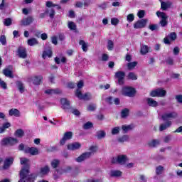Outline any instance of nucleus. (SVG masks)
<instances>
[{"mask_svg":"<svg viewBox=\"0 0 182 182\" xmlns=\"http://www.w3.org/2000/svg\"><path fill=\"white\" fill-rule=\"evenodd\" d=\"M20 163L22 166H23V168H22L20 172L21 179L18 181V182H22L23 181V180L29 181V178L33 179V181L35 180V177H33V175L29 174V164H30L29 159L26 158H21Z\"/></svg>","mask_w":182,"mask_h":182,"instance_id":"f257e3e1","label":"nucleus"},{"mask_svg":"<svg viewBox=\"0 0 182 182\" xmlns=\"http://www.w3.org/2000/svg\"><path fill=\"white\" fill-rule=\"evenodd\" d=\"M45 93L46 95H59L61 91L59 89H47L45 90Z\"/></svg>","mask_w":182,"mask_h":182,"instance_id":"4be33fe9","label":"nucleus"},{"mask_svg":"<svg viewBox=\"0 0 182 182\" xmlns=\"http://www.w3.org/2000/svg\"><path fill=\"white\" fill-rule=\"evenodd\" d=\"M163 171H164V167L161 166H159L156 168V173L158 176H160V174H163Z\"/></svg>","mask_w":182,"mask_h":182,"instance_id":"58836bf2","label":"nucleus"},{"mask_svg":"<svg viewBox=\"0 0 182 182\" xmlns=\"http://www.w3.org/2000/svg\"><path fill=\"white\" fill-rule=\"evenodd\" d=\"M79 44L82 47L83 52H87V48H89V43L85 42V41L83 40H81L80 41Z\"/></svg>","mask_w":182,"mask_h":182,"instance_id":"bb28decb","label":"nucleus"},{"mask_svg":"<svg viewBox=\"0 0 182 182\" xmlns=\"http://www.w3.org/2000/svg\"><path fill=\"white\" fill-rule=\"evenodd\" d=\"M102 100H105V102L109 103V105H112V103H113V97H107V95H103Z\"/></svg>","mask_w":182,"mask_h":182,"instance_id":"f704fd0d","label":"nucleus"},{"mask_svg":"<svg viewBox=\"0 0 182 182\" xmlns=\"http://www.w3.org/2000/svg\"><path fill=\"white\" fill-rule=\"evenodd\" d=\"M129 141V136L127 135H124L119 139V141H120L121 143H124V141Z\"/></svg>","mask_w":182,"mask_h":182,"instance_id":"3c124183","label":"nucleus"},{"mask_svg":"<svg viewBox=\"0 0 182 182\" xmlns=\"http://www.w3.org/2000/svg\"><path fill=\"white\" fill-rule=\"evenodd\" d=\"M89 150L90 151L88 153H91V156H92V154L97 151V146H90Z\"/></svg>","mask_w":182,"mask_h":182,"instance_id":"864d4df0","label":"nucleus"},{"mask_svg":"<svg viewBox=\"0 0 182 182\" xmlns=\"http://www.w3.org/2000/svg\"><path fill=\"white\" fill-rule=\"evenodd\" d=\"M3 73L4 75L6 76V77H10L11 79L14 78V75H12V71L8 68H6L5 70H4Z\"/></svg>","mask_w":182,"mask_h":182,"instance_id":"c756f323","label":"nucleus"},{"mask_svg":"<svg viewBox=\"0 0 182 182\" xmlns=\"http://www.w3.org/2000/svg\"><path fill=\"white\" fill-rule=\"evenodd\" d=\"M166 93V90H163L162 88H159L151 91L150 92V96L152 97H164Z\"/></svg>","mask_w":182,"mask_h":182,"instance_id":"20e7f679","label":"nucleus"},{"mask_svg":"<svg viewBox=\"0 0 182 182\" xmlns=\"http://www.w3.org/2000/svg\"><path fill=\"white\" fill-rule=\"evenodd\" d=\"M0 87L4 90H6L8 88V85H6V82L5 81L2 80V79L0 78Z\"/></svg>","mask_w":182,"mask_h":182,"instance_id":"8fccbe9b","label":"nucleus"},{"mask_svg":"<svg viewBox=\"0 0 182 182\" xmlns=\"http://www.w3.org/2000/svg\"><path fill=\"white\" fill-rule=\"evenodd\" d=\"M68 27L70 31H76V24L73 21H68Z\"/></svg>","mask_w":182,"mask_h":182,"instance_id":"c9c22d12","label":"nucleus"},{"mask_svg":"<svg viewBox=\"0 0 182 182\" xmlns=\"http://www.w3.org/2000/svg\"><path fill=\"white\" fill-rule=\"evenodd\" d=\"M124 76H126V73L123 71H118L115 73V77L118 79L119 85H123L124 83Z\"/></svg>","mask_w":182,"mask_h":182,"instance_id":"f8f14e48","label":"nucleus"},{"mask_svg":"<svg viewBox=\"0 0 182 182\" xmlns=\"http://www.w3.org/2000/svg\"><path fill=\"white\" fill-rule=\"evenodd\" d=\"M163 120H170L171 119H176L177 117V113L176 112H166L161 116Z\"/></svg>","mask_w":182,"mask_h":182,"instance_id":"ddd939ff","label":"nucleus"},{"mask_svg":"<svg viewBox=\"0 0 182 182\" xmlns=\"http://www.w3.org/2000/svg\"><path fill=\"white\" fill-rule=\"evenodd\" d=\"M18 143V139L16 138H12V137H9V138H4L1 140V146H14V144H16Z\"/></svg>","mask_w":182,"mask_h":182,"instance_id":"7ed1b4c3","label":"nucleus"},{"mask_svg":"<svg viewBox=\"0 0 182 182\" xmlns=\"http://www.w3.org/2000/svg\"><path fill=\"white\" fill-rule=\"evenodd\" d=\"M122 129L124 133H127V132H130V130L133 129V125H122Z\"/></svg>","mask_w":182,"mask_h":182,"instance_id":"2f4dec72","label":"nucleus"},{"mask_svg":"<svg viewBox=\"0 0 182 182\" xmlns=\"http://www.w3.org/2000/svg\"><path fill=\"white\" fill-rule=\"evenodd\" d=\"M80 147H82V144L79 142H74L67 145L68 150H72V151L79 150Z\"/></svg>","mask_w":182,"mask_h":182,"instance_id":"4468645a","label":"nucleus"},{"mask_svg":"<svg viewBox=\"0 0 182 182\" xmlns=\"http://www.w3.org/2000/svg\"><path fill=\"white\" fill-rule=\"evenodd\" d=\"M170 126H171V121H168L166 124H161L159 127V131L163 132L164 130H166V129H168Z\"/></svg>","mask_w":182,"mask_h":182,"instance_id":"a878e982","label":"nucleus"},{"mask_svg":"<svg viewBox=\"0 0 182 182\" xmlns=\"http://www.w3.org/2000/svg\"><path fill=\"white\" fill-rule=\"evenodd\" d=\"M16 86L21 93H23V92H25V86L23 85V84L22 82H17Z\"/></svg>","mask_w":182,"mask_h":182,"instance_id":"473e14b6","label":"nucleus"},{"mask_svg":"<svg viewBox=\"0 0 182 182\" xmlns=\"http://www.w3.org/2000/svg\"><path fill=\"white\" fill-rule=\"evenodd\" d=\"M107 47L108 50H113V48H114V43H113L112 41L109 40L107 41Z\"/></svg>","mask_w":182,"mask_h":182,"instance_id":"a19ab883","label":"nucleus"},{"mask_svg":"<svg viewBox=\"0 0 182 182\" xmlns=\"http://www.w3.org/2000/svg\"><path fill=\"white\" fill-rule=\"evenodd\" d=\"M60 61L63 63H65V62H66V58L65 57H62L61 60L60 58L56 57L55 58V63H57L58 65H59V63H60Z\"/></svg>","mask_w":182,"mask_h":182,"instance_id":"a18cd8bd","label":"nucleus"},{"mask_svg":"<svg viewBox=\"0 0 182 182\" xmlns=\"http://www.w3.org/2000/svg\"><path fill=\"white\" fill-rule=\"evenodd\" d=\"M128 79L131 80H137V75L134 73H129L128 74Z\"/></svg>","mask_w":182,"mask_h":182,"instance_id":"37998d69","label":"nucleus"},{"mask_svg":"<svg viewBox=\"0 0 182 182\" xmlns=\"http://www.w3.org/2000/svg\"><path fill=\"white\" fill-rule=\"evenodd\" d=\"M51 166H52V167H53V168H56V167H58V166H59V160H58V159H54V160L51 162Z\"/></svg>","mask_w":182,"mask_h":182,"instance_id":"6e6d98bb","label":"nucleus"},{"mask_svg":"<svg viewBox=\"0 0 182 182\" xmlns=\"http://www.w3.org/2000/svg\"><path fill=\"white\" fill-rule=\"evenodd\" d=\"M46 6H47V8H53V7L55 8V6H56V4H53L50 1H46Z\"/></svg>","mask_w":182,"mask_h":182,"instance_id":"13d9d810","label":"nucleus"},{"mask_svg":"<svg viewBox=\"0 0 182 182\" xmlns=\"http://www.w3.org/2000/svg\"><path fill=\"white\" fill-rule=\"evenodd\" d=\"M73 136V133L70 132H65L63 136V138L60 141V146H64L68 141V140H70L72 137Z\"/></svg>","mask_w":182,"mask_h":182,"instance_id":"6e6552de","label":"nucleus"},{"mask_svg":"<svg viewBox=\"0 0 182 182\" xmlns=\"http://www.w3.org/2000/svg\"><path fill=\"white\" fill-rule=\"evenodd\" d=\"M127 21L128 22H133L134 21V14H130L127 16Z\"/></svg>","mask_w":182,"mask_h":182,"instance_id":"603ef678","label":"nucleus"},{"mask_svg":"<svg viewBox=\"0 0 182 182\" xmlns=\"http://www.w3.org/2000/svg\"><path fill=\"white\" fill-rule=\"evenodd\" d=\"M42 56L44 59H48V58H52V50H44Z\"/></svg>","mask_w":182,"mask_h":182,"instance_id":"c85d7f7f","label":"nucleus"},{"mask_svg":"<svg viewBox=\"0 0 182 182\" xmlns=\"http://www.w3.org/2000/svg\"><path fill=\"white\" fill-rule=\"evenodd\" d=\"M32 22H33V18L32 17H28V18H23L21 21V25H23V26H28V25H31Z\"/></svg>","mask_w":182,"mask_h":182,"instance_id":"5701e85b","label":"nucleus"},{"mask_svg":"<svg viewBox=\"0 0 182 182\" xmlns=\"http://www.w3.org/2000/svg\"><path fill=\"white\" fill-rule=\"evenodd\" d=\"M96 109V105L95 104H91L87 107V110L89 112H93Z\"/></svg>","mask_w":182,"mask_h":182,"instance_id":"bf43d9fd","label":"nucleus"},{"mask_svg":"<svg viewBox=\"0 0 182 182\" xmlns=\"http://www.w3.org/2000/svg\"><path fill=\"white\" fill-rule=\"evenodd\" d=\"M144 10H140L139 11H138L137 13V16L139 18H144Z\"/></svg>","mask_w":182,"mask_h":182,"instance_id":"e2e57ef3","label":"nucleus"},{"mask_svg":"<svg viewBox=\"0 0 182 182\" xmlns=\"http://www.w3.org/2000/svg\"><path fill=\"white\" fill-rule=\"evenodd\" d=\"M127 161V156L125 155H119L117 157L113 158L112 163L113 164L119 163V164H124Z\"/></svg>","mask_w":182,"mask_h":182,"instance_id":"39448f33","label":"nucleus"},{"mask_svg":"<svg viewBox=\"0 0 182 182\" xmlns=\"http://www.w3.org/2000/svg\"><path fill=\"white\" fill-rule=\"evenodd\" d=\"M12 163H14V158L10 157V158L6 159L4 161V168H8V167H9V166H11Z\"/></svg>","mask_w":182,"mask_h":182,"instance_id":"393cba45","label":"nucleus"},{"mask_svg":"<svg viewBox=\"0 0 182 182\" xmlns=\"http://www.w3.org/2000/svg\"><path fill=\"white\" fill-rule=\"evenodd\" d=\"M177 39V34L174 32L171 33L169 35H168L164 39V42L166 43V45H170L171 41H176Z\"/></svg>","mask_w":182,"mask_h":182,"instance_id":"9d476101","label":"nucleus"},{"mask_svg":"<svg viewBox=\"0 0 182 182\" xmlns=\"http://www.w3.org/2000/svg\"><path fill=\"white\" fill-rule=\"evenodd\" d=\"M121 95L128 97H133L136 95V90L132 87H123L121 90Z\"/></svg>","mask_w":182,"mask_h":182,"instance_id":"f03ea898","label":"nucleus"},{"mask_svg":"<svg viewBox=\"0 0 182 182\" xmlns=\"http://www.w3.org/2000/svg\"><path fill=\"white\" fill-rule=\"evenodd\" d=\"M9 127H11V123L9 122L4 123L1 127V129H3V133L4 132H5L6 129H9Z\"/></svg>","mask_w":182,"mask_h":182,"instance_id":"052dcab7","label":"nucleus"},{"mask_svg":"<svg viewBox=\"0 0 182 182\" xmlns=\"http://www.w3.org/2000/svg\"><path fill=\"white\" fill-rule=\"evenodd\" d=\"M146 103L149 106H151V107H157V106H159V102L153 98H146Z\"/></svg>","mask_w":182,"mask_h":182,"instance_id":"aec40b11","label":"nucleus"},{"mask_svg":"<svg viewBox=\"0 0 182 182\" xmlns=\"http://www.w3.org/2000/svg\"><path fill=\"white\" fill-rule=\"evenodd\" d=\"M127 116H129V109H124L121 112V117L124 119V117H127Z\"/></svg>","mask_w":182,"mask_h":182,"instance_id":"de8ad7c7","label":"nucleus"},{"mask_svg":"<svg viewBox=\"0 0 182 182\" xmlns=\"http://www.w3.org/2000/svg\"><path fill=\"white\" fill-rule=\"evenodd\" d=\"M24 134L25 132L21 129H17L14 133V136L18 138L23 137Z\"/></svg>","mask_w":182,"mask_h":182,"instance_id":"7c9ffc66","label":"nucleus"},{"mask_svg":"<svg viewBox=\"0 0 182 182\" xmlns=\"http://www.w3.org/2000/svg\"><path fill=\"white\" fill-rule=\"evenodd\" d=\"M171 140V136L168 135L164 138V143H168Z\"/></svg>","mask_w":182,"mask_h":182,"instance_id":"69168bd1","label":"nucleus"},{"mask_svg":"<svg viewBox=\"0 0 182 182\" xmlns=\"http://www.w3.org/2000/svg\"><path fill=\"white\" fill-rule=\"evenodd\" d=\"M148 144L150 147H156L160 144V141H159V139H153L149 141Z\"/></svg>","mask_w":182,"mask_h":182,"instance_id":"cd10ccee","label":"nucleus"},{"mask_svg":"<svg viewBox=\"0 0 182 182\" xmlns=\"http://www.w3.org/2000/svg\"><path fill=\"white\" fill-rule=\"evenodd\" d=\"M27 43L29 46H33L35 45H38V40L35 38H30L28 40Z\"/></svg>","mask_w":182,"mask_h":182,"instance_id":"72a5a7b5","label":"nucleus"},{"mask_svg":"<svg viewBox=\"0 0 182 182\" xmlns=\"http://www.w3.org/2000/svg\"><path fill=\"white\" fill-rule=\"evenodd\" d=\"M176 99L178 103H182V95H176Z\"/></svg>","mask_w":182,"mask_h":182,"instance_id":"774afa93","label":"nucleus"},{"mask_svg":"<svg viewBox=\"0 0 182 182\" xmlns=\"http://www.w3.org/2000/svg\"><path fill=\"white\" fill-rule=\"evenodd\" d=\"M46 14H48L50 18H53L55 16V9H48L46 10Z\"/></svg>","mask_w":182,"mask_h":182,"instance_id":"79ce46f5","label":"nucleus"},{"mask_svg":"<svg viewBox=\"0 0 182 182\" xmlns=\"http://www.w3.org/2000/svg\"><path fill=\"white\" fill-rule=\"evenodd\" d=\"M136 66H137V62H136V61L129 63L127 64V68H128L129 70H133V69H134V68Z\"/></svg>","mask_w":182,"mask_h":182,"instance_id":"e433bc0d","label":"nucleus"},{"mask_svg":"<svg viewBox=\"0 0 182 182\" xmlns=\"http://www.w3.org/2000/svg\"><path fill=\"white\" fill-rule=\"evenodd\" d=\"M0 42L4 46L6 45V37L5 36V35L1 36Z\"/></svg>","mask_w":182,"mask_h":182,"instance_id":"4d7b16f0","label":"nucleus"},{"mask_svg":"<svg viewBox=\"0 0 182 182\" xmlns=\"http://www.w3.org/2000/svg\"><path fill=\"white\" fill-rule=\"evenodd\" d=\"M111 176H112V177H120V176H122V171H111Z\"/></svg>","mask_w":182,"mask_h":182,"instance_id":"c03bdc74","label":"nucleus"},{"mask_svg":"<svg viewBox=\"0 0 182 182\" xmlns=\"http://www.w3.org/2000/svg\"><path fill=\"white\" fill-rule=\"evenodd\" d=\"M92 156V153L90 152H85L82 154L81 156H78L76 159V161L77 163H82V161H85V160H87V159H89Z\"/></svg>","mask_w":182,"mask_h":182,"instance_id":"2eb2a0df","label":"nucleus"},{"mask_svg":"<svg viewBox=\"0 0 182 182\" xmlns=\"http://www.w3.org/2000/svg\"><path fill=\"white\" fill-rule=\"evenodd\" d=\"M158 28L159 27L156 24H151L149 26V28L150 29V31H157Z\"/></svg>","mask_w":182,"mask_h":182,"instance_id":"0e129e2a","label":"nucleus"},{"mask_svg":"<svg viewBox=\"0 0 182 182\" xmlns=\"http://www.w3.org/2000/svg\"><path fill=\"white\" fill-rule=\"evenodd\" d=\"M42 81V76H35L30 79V82H33V85L36 86L41 85V82Z\"/></svg>","mask_w":182,"mask_h":182,"instance_id":"6ab92c4d","label":"nucleus"},{"mask_svg":"<svg viewBox=\"0 0 182 182\" xmlns=\"http://www.w3.org/2000/svg\"><path fill=\"white\" fill-rule=\"evenodd\" d=\"M49 171H50V168L48 166H45L44 167H42L40 170V172L38 173V176L40 177H43L44 176H47V174L49 173Z\"/></svg>","mask_w":182,"mask_h":182,"instance_id":"a211bd4d","label":"nucleus"},{"mask_svg":"<svg viewBox=\"0 0 182 182\" xmlns=\"http://www.w3.org/2000/svg\"><path fill=\"white\" fill-rule=\"evenodd\" d=\"M97 139H105L106 137V132L105 131H98L97 132Z\"/></svg>","mask_w":182,"mask_h":182,"instance_id":"4c0bfd02","label":"nucleus"},{"mask_svg":"<svg viewBox=\"0 0 182 182\" xmlns=\"http://www.w3.org/2000/svg\"><path fill=\"white\" fill-rule=\"evenodd\" d=\"M75 96H77L78 99H82L83 100H90V99H92V95L90 93L87 92L83 95L79 89L77 90Z\"/></svg>","mask_w":182,"mask_h":182,"instance_id":"423d86ee","label":"nucleus"},{"mask_svg":"<svg viewBox=\"0 0 182 182\" xmlns=\"http://www.w3.org/2000/svg\"><path fill=\"white\" fill-rule=\"evenodd\" d=\"M141 55H146V53H149V46H142L141 48Z\"/></svg>","mask_w":182,"mask_h":182,"instance_id":"ea45409f","label":"nucleus"},{"mask_svg":"<svg viewBox=\"0 0 182 182\" xmlns=\"http://www.w3.org/2000/svg\"><path fill=\"white\" fill-rule=\"evenodd\" d=\"M60 103L62 105L61 107L64 110H68V109H70V102H69V100H68V99H66V98L61 99Z\"/></svg>","mask_w":182,"mask_h":182,"instance_id":"dca6fc26","label":"nucleus"},{"mask_svg":"<svg viewBox=\"0 0 182 182\" xmlns=\"http://www.w3.org/2000/svg\"><path fill=\"white\" fill-rule=\"evenodd\" d=\"M25 153H28L29 154H31V156H38L39 154V149L36 147H25L24 149Z\"/></svg>","mask_w":182,"mask_h":182,"instance_id":"9b49d317","label":"nucleus"},{"mask_svg":"<svg viewBox=\"0 0 182 182\" xmlns=\"http://www.w3.org/2000/svg\"><path fill=\"white\" fill-rule=\"evenodd\" d=\"M119 22H120V20L117 18H111V23L114 25V26H117V25H119Z\"/></svg>","mask_w":182,"mask_h":182,"instance_id":"09e8293b","label":"nucleus"},{"mask_svg":"<svg viewBox=\"0 0 182 182\" xmlns=\"http://www.w3.org/2000/svg\"><path fill=\"white\" fill-rule=\"evenodd\" d=\"M12 24V20L11 18H6L4 21V25L6 26H10Z\"/></svg>","mask_w":182,"mask_h":182,"instance_id":"680f3d73","label":"nucleus"},{"mask_svg":"<svg viewBox=\"0 0 182 182\" xmlns=\"http://www.w3.org/2000/svg\"><path fill=\"white\" fill-rule=\"evenodd\" d=\"M156 16L158 18H161L160 23L161 26H166L167 25V14L166 13L157 11Z\"/></svg>","mask_w":182,"mask_h":182,"instance_id":"0eeeda50","label":"nucleus"},{"mask_svg":"<svg viewBox=\"0 0 182 182\" xmlns=\"http://www.w3.org/2000/svg\"><path fill=\"white\" fill-rule=\"evenodd\" d=\"M171 6H173V3H171V1H161V8L163 11H167V9L171 8Z\"/></svg>","mask_w":182,"mask_h":182,"instance_id":"412c9836","label":"nucleus"},{"mask_svg":"<svg viewBox=\"0 0 182 182\" xmlns=\"http://www.w3.org/2000/svg\"><path fill=\"white\" fill-rule=\"evenodd\" d=\"M102 60L104 62L109 60V55L107 54H102Z\"/></svg>","mask_w":182,"mask_h":182,"instance_id":"338daca9","label":"nucleus"},{"mask_svg":"<svg viewBox=\"0 0 182 182\" xmlns=\"http://www.w3.org/2000/svg\"><path fill=\"white\" fill-rule=\"evenodd\" d=\"M120 132V127H114L112 129V134L114 135V134H119V132Z\"/></svg>","mask_w":182,"mask_h":182,"instance_id":"5fc2aeb1","label":"nucleus"},{"mask_svg":"<svg viewBox=\"0 0 182 182\" xmlns=\"http://www.w3.org/2000/svg\"><path fill=\"white\" fill-rule=\"evenodd\" d=\"M147 19H141V20H139L138 21H136L134 24V28L135 29H141L143 28L146 27V25H147Z\"/></svg>","mask_w":182,"mask_h":182,"instance_id":"1a4fd4ad","label":"nucleus"},{"mask_svg":"<svg viewBox=\"0 0 182 182\" xmlns=\"http://www.w3.org/2000/svg\"><path fill=\"white\" fill-rule=\"evenodd\" d=\"M9 116H15L16 117H19L21 116V112L17 109H11L9 111Z\"/></svg>","mask_w":182,"mask_h":182,"instance_id":"b1692460","label":"nucleus"},{"mask_svg":"<svg viewBox=\"0 0 182 182\" xmlns=\"http://www.w3.org/2000/svg\"><path fill=\"white\" fill-rule=\"evenodd\" d=\"M17 55L22 59H26V56H28V55L26 54V48L19 47L17 50Z\"/></svg>","mask_w":182,"mask_h":182,"instance_id":"f3484780","label":"nucleus"},{"mask_svg":"<svg viewBox=\"0 0 182 182\" xmlns=\"http://www.w3.org/2000/svg\"><path fill=\"white\" fill-rule=\"evenodd\" d=\"M93 127V124L90 122H86L83 125V128L85 129V130H88V129H92Z\"/></svg>","mask_w":182,"mask_h":182,"instance_id":"49530a36","label":"nucleus"}]
</instances>
